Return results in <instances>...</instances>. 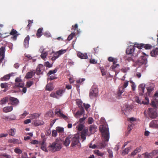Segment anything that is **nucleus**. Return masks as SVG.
<instances>
[{
	"instance_id": "f257e3e1",
	"label": "nucleus",
	"mask_w": 158,
	"mask_h": 158,
	"mask_svg": "<svg viewBox=\"0 0 158 158\" xmlns=\"http://www.w3.org/2000/svg\"><path fill=\"white\" fill-rule=\"evenodd\" d=\"M100 130L102 133V137L103 141L97 143V148L102 149L105 148L106 144L105 141L108 142L109 141L110 136L109 129L106 126H102L100 127Z\"/></svg>"
},
{
	"instance_id": "f03ea898",
	"label": "nucleus",
	"mask_w": 158,
	"mask_h": 158,
	"mask_svg": "<svg viewBox=\"0 0 158 158\" xmlns=\"http://www.w3.org/2000/svg\"><path fill=\"white\" fill-rule=\"evenodd\" d=\"M48 148L49 150L53 152L60 151L62 148V145L56 140L52 143H50Z\"/></svg>"
},
{
	"instance_id": "7ed1b4c3",
	"label": "nucleus",
	"mask_w": 158,
	"mask_h": 158,
	"mask_svg": "<svg viewBox=\"0 0 158 158\" xmlns=\"http://www.w3.org/2000/svg\"><path fill=\"white\" fill-rule=\"evenodd\" d=\"M15 87L23 88L22 91L24 93H26L27 91V88L24 87V82L21 79L20 77H17L15 79Z\"/></svg>"
},
{
	"instance_id": "20e7f679",
	"label": "nucleus",
	"mask_w": 158,
	"mask_h": 158,
	"mask_svg": "<svg viewBox=\"0 0 158 158\" xmlns=\"http://www.w3.org/2000/svg\"><path fill=\"white\" fill-rule=\"evenodd\" d=\"M79 135L77 134L74 135H71V141H72L71 146L74 147H76L79 143Z\"/></svg>"
},
{
	"instance_id": "39448f33",
	"label": "nucleus",
	"mask_w": 158,
	"mask_h": 158,
	"mask_svg": "<svg viewBox=\"0 0 158 158\" xmlns=\"http://www.w3.org/2000/svg\"><path fill=\"white\" fill-rule=\"evenodd\" d=\"M147 111L149 116L151 118H155L158 116L156 109L155 108H148Z\"/></svg>"
},
{
	"instance_id": "423d86ee",
	"label": "nucleus",
	"mask_w": 158,
	"mask_h": 158,
	"mask_svg": "<svg viewBox=\"0 0 158 158\" xmlns=\"http://www.w3.org/2000/svg\"><path fill=\"white\" fill-rule=\"evenodd\" d=\"M134 46L139 49H141L143 48L145 49H150L152 47V46L149 44H145L142 43L139 44L137 43H135L134 44Z\"/></svg>"
},
{
	"instance_id": "0eeeda50",
	"label": "nucleus",
	"mask_w": 158,
	"mask_h": 158,
	"mask_svg": "<svg viewBox=\"0 0 158 158\" xmlns=\"http://www.w3.org/2000/svg\"><path fill=\"white\" fill-rule=\"evenodd\" d=\"M128 81H125L124 82L123 86L119 88L118 93V96H120L122 94L124 91V89L128 86Z\"/></svg>"
},
{
	"instance_id": "6e6552de",
	"label": "nucleus",
	"mask_w": 158,
	"mask_h": 158,
	"mask_svg": "<svg viewBox=\"0 0 158 158\" xmlns=\"http://www.w3.org/2000/svg\"><path fill=\"white\" fill-rule=\"evenodd\" d=\"M147 62L146 57L144 56H141L138 61L137 64L141 66L142 64H146Z\"/></svg>"
},
{
	"instance_id": "1a4fd4ad",
	"label": "nucleus",
	"mask_w": 158,
	"mask_h": 158,
	"mask_svg": "<svg viewBox=\"0 0 158 158\" xmlns=\"http://www.w3.org/2000/svg\"><path fill=\"white\" fill-rule=\"evenodd\" d=\"M135 48H137V47H135L134 45V46L131 45L129 46L126 50L127 54L131 55L132 56L134 55L135 54Z\"/></svg>"
},
{
	"instance_id": "9d476101",
	"label": "nucleus",
	"mask_w": 158,
	"mask_h": 158,
	"mask_svg": "<svg viewBox=\"0 0 158 158\" xmlns=\"http://www.w3.org/2000/svg\"><path fill=\"white\" fill-rule=\"evenodd\" d=\"M9 100L10 101V104L14 106H16L19 103V101L17 98L13 97H10Z\"/></svg>"
},
{
	"instance_id": "9b49d317",
	"label": "nucleus",
	"mask_w": 158,
	"mask_h": 158,
	"mask_svg": "<svg viewBox=\"0 0 158 158\" xmlns=\"http://www.w3.org/2000/svg\"><path fill=\"white\" fill-rule=\"evenodd\" d=\"M98 93V89L96 88L93 87L90 90L89 95L90 97H96L97 96Z\"/></svg>"
},
{
	"instance_id": "f8f14e48",
	"label": "nucleus",
	"mask_w": 158,
	"mask_h": 158,
	"mask_svg": "<svg viewBox=\"0 0 158 158\" xmlns=\"http://www.w3.org/2000/svg\"><path fill=\"white\" fill-rule=\"evenodd\" d=\"M88 130L87 129H83L81 132V136L82 141L85 140L86 138V136L88 135Z\"/></svg>"
},
{
	"instance_id": "ddd939ff",
	"label": "nucleus",
	"mask_w": 158,
	"mask_h": 158,
	"mask_svg": "<svg viewBox=\"0 0 158 158\" xmlns=\"http://www.w3.org/2000/svg\"><path fill=\"white\" fill-rule=\"evenodd\" d=\"M56 114H57V115H58L59 117L63 118L67 122L68 121L69 118L68 117L64 114H63L62 113H61L60 110H56Z\"/></svg>"
},
{
	"instance_id": "4468645a",
	"label": "nucleus",
	"mask_w": 158,
	"mask_h": 158,
	"mask_svg": "<svg viewBox=\"0 0 158 158\" xmlns=\"http://www.w3.org/2000/svg\"><path fill=\"white\" fill-rule=\"evenodd\" d=\"M10 34V35L13 36L12 37V38L15 40L16 39L17 37L19 35V34H18V32L13 28H12L11 29Z\"/></svg>"
},
{
	"instance_id": "2eb2a0df",
	"label": "nucleus",
	"mask_w": 158,
	"mask_h": 158,
	"mask_svg": "<svg viewBox=\"0 0 158 158\" xmlns=\"http://www.w3.org/2000/svg\"><path fill=\"white\" fill-rule=\"evenodd\" d=\"M5 47H2L0 48V60H3L5 58Z\"/></svg>"
},
{
	"instance_id": "dca6fc26",
	"label": "nucleus",
	"mask_w": 158,
	"mask_h": 158,
	"mask_svg": "<svg viewBox=\"0 0 158 158\" xmlns=\"http://www.w3.org/2000/svg\"><path fill=\"white\" fill-rule=\"evenodd\" d=\"M44 69V67L43 65L41 64H39L37 67L36 70V73L37 75H38L42 73L41 71L43 69Z\"/></svg>"
},
{
	"instance_id": "f3484780",
	"label": "nucleus",
	"mask_w": 158,
	"mask_h": 158,
	"mask_svg": "<svg viewBox=\"0 0 158 158\" xmlns=\"http://www.w3.org/2000/svg\"><path fill=\"white\" fill-rule=\"evenodd\" d=\"M150 127L158 128V121H152L149 124Z\"/></svg>"
},
{
	"instance_id": "a211bd4d",
	"label": "nucleus",
	"mask_w": 158,
	"mask_h": 158,
	"mask_svg": "<svg viewBox=\"0 0 158 158\" xmlns=\"http://www.w3.org/2000/svg\"><path fill=\"white\" fill-rule=\"evenodd\" d=\"M8 142L10 143L14 144L17 143L19 144L22 143V142L18 139L14 138L10 139L8 140Z\"/></svg>"
},
{
	"instance_id": "6ab92c4d",
	"label": "nucleus",
	"mask_w": 158,
	"mask_h": 158,
	"mask_svg": "<svg viewBox=\"0 0 158 158\" xmlns=\"http://www.w3.org/2000/svg\"><path fill=\"white\" fill-rule=\"evenodd\" d=\"M71 135H69L67 137L65 140L64 141L63 144L65 146H68L69 145L71 141Z\"/></svg>"
},
{
	"instance_id": "aec40b11",
	"label": "nucleus",
	"mask_w": 158,
	"mask_h": 158,
	"mask_svg": "<svg viewBox=\"0 0 158 158\" xmlns=\"http://www.w3.org/2000/svg\"><path fill=\"white\" fill-rule=\"evenodd\" d=\"M77 55L79 57L82 59H87L88 58L87 55L86 53L83 54L79 52L77 53Z\"/></svg>"
},
{
	"instance_id": "412c9836",
	"label": "nucleus",
	"mask_w": 158,
	"mask_h": 158,
	"mask_svg": "<svg viewBox=\"0 0 158 158\" xmlns=\"http://www.w3.org/2000/svg\"><path fill=\"white\" fill-rule=\"evenodd\" d=\"M97 128L94 125H91L89 127V130L92 133H94L97 131Z\"/></svg>"
},
{
	"instance_id": "4be33fe9",
	"label": "nucleus",
	"mask_w": 158,
	"mask_h": 158,
	"mask_svg": "<svg viewBox=\"0 0 158 158\" xmlns=\"http://www.w3.org/2000/svg\"><path fill=\"white\" fill-rule=\"evenodd\" d=\"M30 39V37L29 35L25 38L24 41V44L25 48H27L29 46V42Z\"/></svg>"
},
{
	"instance_id": "5701e85b",
	"label": "nucleus",
	"mask_w": 158,
	"mask_h": 158,
	"mask_svg": "<svg viewBox=\"0 0 158 158\" xmlns=\"http://www.w3.org/2000/svg\"><path fill=\"white\" fill-rule=\"evenodd\" d=\"M158 48H156L155 49H153L150 52L151 56L155 57L157 55H158Z\"/></svg>"
},
{
	"instance_id": "b1692460",
	"label": "nucleus",
	"mask_w": 158,
	"mask_h": 158,
	"mask_svg": "<svg viewBox=\"0 0 158 158\" xmlns=\"http://www.w3.org/2000/svg\"><path fill=\"white\" fill-rule=\"evenodd\" d=\"M12 106H7L4 107L3 109V111L5 113L10 112L13 110Z\"/></svg>"
},
{
	"instance_id": "393cba45",
	"label": "nucleus",
	"mask_w": 158,
	"mask_h": 158,
	"mask_svg": "<svg viewBox=\"0 0 158 158\" xmlns=\"http://www.w3.org/2000/svg\"><path fill=\"white\" fill-rule=\"evenodd\" d=\"M11 76L10 74H7L5 75L3 77L1 78V80L2 81H6L10 79Z\"/></svg>"
},
{
	"instance_id": "a878e982",
	"label": "nucleus",
	"mask_w": 158,
	"mask_h": 158,
	"mask_svg": "<svg viewBox=\"0 0 158 158\" xmlns=\"http://www.w3.org/2000/svg\"><path fill=\"white\" fill-rule=\"evenodd\" d=\"M9 100V98L8 97H6L2 98L0 101V104L3 105L5 104Z\"/></svg>"
},
{
	"instance_id": "bb28decb",
	"label": "nucleus",
	"mask_w": 158,
	"mask_h": 158,
	"mask_svg": "<svg viewBox=\"0 0 158 158\" xmlns=\"http://www.w3.org/2000/svg\"><path fill=\"white\" fill-rule=\"evenodd\" d=\"M40 115V114L38 113H35L30 114V118L32 119H36L38 118Z\"/></svg>"
},
{
	"instance_id": "cd10ccee",
	"label": "nucleus",
	"mask_w": 158,
	"mask_h": 158,
	"mask_svg": "<svg viewBox=\"0 0 158 158\" xmlns=\"http://www.w3.org/2000/svg\"><path fill=\"white\" fill-rule=\"evenodd\" d=\"M65 92L64 89H60L57 90L56 91V94L58 96L61 97L62 96L63 93Z\"/></svg>"
},
{
	"instance_id": "c85d7f7f",
	"label": "nucleus",
	"mask_w": 158,
	"mask_h": 158,
	"mask_svg": "<svg viewBox=\"0 0 158 158\" xmlns=\"http://www.w3.org/2000/svg\"><path fill=\"white\" fill-rule=\"evenodd\" d=\"M34 123L35 126H38L43 125L44 123L42 121L37 120L34 121Z\"/></svg>"
},
{
	"instance_id": "c756f323",
	"label": "nucleus",
	"mask_w": 158,
	"mask_h": 158,
	"mask_svg": "<svg viewBox=\"0 0 158 158\" xmlns=\"http://www.w3.org/2000/svg\"><path fill=\"white\" fill-rule=\"evenodd\" d=\"M56 129L57 132L59 133H63L64 132V128L63 127H56Z\"/></svg>"
},
{
	"instance_id": "7c9ffc66",
	"label": "nucleus",
	"mask_w": 158,
	"mask_h": 158,
	"mask_svg": "<svg viewBox=\"0 0 158 158\" xmlns=\"http://www.w3.org/2000/svg\"><path fill=\"white\" fill-rule=\"evenodd\" d=\"M84 127V125L83 124L79 123V124L76 127V129L78 131H82Z\"/></svg>"
},
{
	"instance_id": "2f4dec72",
	"label": "nucleus",
	"mask_w": 158,
	"mask_h": 158,
	"mask_svg": "<svg viewBox=\"0 0 158 158\" xmlns=\"http://www.w3.org/2000/svg\"><path fill=\"white\" fill-rule=\"evenodd\" d=\"M43 28H40L37 31L36 35L38 38H39L42 35Z\"/></svg>"
},
{
	"instance_id": "473e14b6",
	"label": "nucleus",
	"mask_w": 158,
	"mask_h": 158,
	"mask_svg": "<svg viewBox=\"0 0 158 158\" xmlns=\"http://www.w3.org/2000/svg\"><path fill=\"white\" fill-rule=\"evenodd\" d=\"M76 103L80 108H83V106L82 102L80 99H77L76 100Z\"/></svg>"
},
{
	"instance_id": "72a5a7b5",
	"label": "nucleus",
	"mask_w": 158,
	"mask_h": 158,
	"mask_svg": "<svg viewBox=\"0 0 158 158\" xmlns=\"http://www.w3.org/2000/svg\"><path fill=\"white\" fill-rule=\"evenodd\" d=\"M81 111H77L76 113L75 116H76L77 115H80L82 114H83L85 112V110L83 108H80Z\"/></svg>"
},
{
	"instance_id": "f704fd0d",
	"label": "nucleus",
	"mask_w": 158,
	"mask_h": 158,
	"mask_svg": "<svg viewBox=\"0 0 158 158\" xmlns=\"http://www.w3.org/2000/svg\"><path fill=\"white\" fill-rule=\"evenodd\" d=\"M34 75V73L32 71L29 72L27 73L25 77L27 79L31 78Z\"/></svg>"
},
{
	"instance_id": "c9c22d12",
	"label": "nucleus",
	"mask_w": 158,
	"mask_h": 158,
	"mask_svg": "<svg viewBox=\"0 0 158 158\" xmlns=\"http://www.w3.org/2000/svg\"><path fill=\"white\" fill-rule=\"evenodd\" d=\"M94 153L96 155L100 156H102L104 154L103 153L101 152L98 150H94Z\"/></svg>"
},
{
	"instance_id": "e433bc0d",
	"label": "nucleus",
	"mask_w": 158,
	"mask_h": 158,
	"mask_svg": "<svg viewBox=\"0 0 158 158\" xmlns=\"http://www.w3.org/2000/svg\"><path fill=\"white\" fill-rule=\"evenodd\" d=\"M15 131L16 130L15 129H10L8 130V132L10 135L11 136H14L15 135Z\"/></svg>"
},
{
	"instance_id": "4c0bfd02",
	"label": "nucleus",
	"mask_w": 158,
	"mask_h": 158,
	"mask_svg": "<svg viewBox=\"0 0 158 158\" xmlns=\"http://www.w3.org/2000/svg\"><path fill=\"white\" fill-rule=\"evenodd\" d=\"M143 155H144V158H152L153 157L151 154L148 152H146L143 154Z\"/></svg>"
},
{
	"instance_id": "58836bf2",
	"label": "nucleus",
	"mask_w": 158,
	"mask_h": 158,
	"mask_svg": "<svg viewBox=\"0 0 158 158\" xmlns=\"http://www.w3.org/2000/svg\"><path fill=\"white\" fill-rule=\"evenodd\" d=\"M41 148L44 151L46 152H48L46 148V146L44 144V141H43L41 143Z\"/></svg>"
},
{
	"instance_id": "ea45409f",
	"label": "nucleus",
	"mask_w": 158,
	"mask_h": 158,
	"mask_svg": "<svg viewBox=\"0 0 158 158\" xmlns=\"http://www.w3.org/2000/svg\"><path fill=\"white\" fill-rule=\"evenodd\" d=\"M145 89V85L143 84H141L139 85V90L142 91V93H144V91Z\"/></svg>"
},
{
	"instance_id": "a19ab883",
	"label": "nucleus",
	"mask_w": 158,
	"mask_h": 158,
	"mask_svg": "<svg viewBox=\"0 0 158 158\" xmlns=\"http://www.w3.org/2000/svg\"><path fill=\"white\" fill-rule=\"evenodd\" d=\"M108 60L110 62H113V64H116L117 62L116 59L111 57H109L108 58Z\"/></svg>"
},
{
	"instance_id": "79ce46f5",
	"label": "nucleus",
	"mask_w": 158,
	"mask_h": 158,
	"mask_svg": "<svg viewBox=\"0 0 158 158\" xmlns=\"http://www.w3.org/2000/svg\"><path fill=\"white\" fill-rule=\"evenodd\" d=\"M48 53L47 52L45 51H43L40 56L41 58L44 59L46 57Z\"/></svg>"
},
{
	"instance_id": "37998d69",
	"label": "nucleus",
	"mask_w": 158,
	"mask_h": 158,
	"mask_svg": "<svg viewBox=\"0 0 158 158\" xmlns=\"http://www.w3.org/2000/svg\"><path fill=\"white\" fill-rule=\"evenodd\" d=\"M130 82L131 83V86L132 90L133 91H134L135 90L136 88V85H135V83L131 80L130 81Z\"/></svg>"
},
{
	"instance_id": "c03bdc74",
	"label": "nucleus",
	"mask_w": 158,
	"mask_h": 158,
	"mask_svg": "<svg viewBox=\"0 0 158 158\" xmlns=\"http://www.w3.org/2000/svg\"><path fill=\"white\" fill-rule=\"evenodd\" d=\"M67 49H61L58 51L60 56L65 53L67 51Z\"/></svg>"
},
{
	"instance_id": "a18cd8bd",
	"label": "nucleus",
	"mask_w": 158,
	"mask_h": 158,
	"mask_svg": "<svg viewBox=\"0 0 158 158\" xmlns=\"http://www.w3.org/2000/svg\"><path fill=\"white\" fill-rule=\"evenodd\" d=\"M33 84V82L32 81H29L27 82L26 86L27 87L29 88Z\"/></svg>"
},
{
	"instance_id": "49530a36",
	"label": "nucleus",
	"mask_w": 158,
	"mask_h": 158,
	"mask_svg": "<svg viewBox=\"0 0 158 158\" xmlns=\"http://www.w3.org/2000/svg\"><path fill=\"white\" fill-rule=\"evenodd\" d=\"M53 89L52 85L50 84H48L46 86V89L47 90L51 91Z\"/></svg>"
},
{
	"instance_id": "de8ad7c7",
	"label": "nucleus",
	"mask_w": 158,
	"mask_h": 158,
	"mask_svg": "<svg viewBox=\"0 0 158 158\" xmlns=\"http://www.w3.org/2000/svg\"><path fill=\"white\" fill-rule=\"evenodd\" d=\"M75 35V33H72L69 35L67 39L68 40H71L73 37Z\"/></svg>"
},
{
	"instance_id": "09e8293b",
	"label": "nucleus",
	"mask_w": 158,
	"mask_h": 158,
	"mask_svg": "<svg viewBox=\"0 0 158 158\" xmlns=\"http://www.w3.org/2000/svg\"><path fill=\"white\" fill-rule=\"evenodd\" d=\"M0 86L1 88H6L8 87V85L7 83H2L0 84Z\"/></svg>"
},
{
	"instance_id": "8fccbe9b",
	"label": "nucleus",
	"mask_w": 158,
	"mask_h": 158,
	"mask_svg": "<svg viewBox=\"0 0 158 158\" xmlns=\"http://www.w3.org/2000/svg\"><path fill=\"white\" fill-rule=\"evenodd\" d=\"M14 151L15 153L18 154H21L22 152L21 150L18 148H16L15 149Z\"/></svg>"
},
{
	"instance_id": "3c124183",
	"label": "nucleus",
	"mask_w": 158,
	"mask_h": 158,
	"mask_svg": "<svg viewBox=\"0 0 158 158\" xmlns=\"http://www.w3.org/2000/svg\"><path fill=\"white\" fill-rule=\"evenodd\" d=\"M131 149V148L129 147L128 148H125L123 152V154H127L129 152V150Z\"/></svg>"
},
{
	"instance_id": "603ef678",
	"label": "nucleus",
	"mask_w": 158,
	"mask_h": 158,
	"mask_svg": "<svg viewBox=\"0 0 158 158\" xmlns=\"http://www.w3.org/2000/svg\"><path fill=\"white\" fill-rule=\"evenodd\" d=\"M57 132L56 130H52V136L53 137H56L57 135Z\"/></svg>"
},
{
	"instance_id": "864d4df0",
	"label": "nucleus",
	"mask_w": 158,
	"mask_h": 158,
	"mask_svg": "<svg viewBox=\"0 0 158 158\" xmlns=\"http://www.w3.org/2000/svg\"><path fill=\"white\" fill-rule=\"evenodd\" d=\"M57 71V70L56 69H55L54 70H50L48 73V75H51L53 74H54L56 73Z\"/></svg>"
},
{
	"instance_id": "5fc2aeb1",
	"label": "nucleus",
	"mask_w": 158,
	"mask_h": 158,
	"mask_svg": "<svg viewBox=\"0 0 158 158\" xmlns=\"http://www.w3.org/2000/svg\"><path fill=\"white\" fill-rule=\"evenodd\" d=\"M101 70L102 76H104L106 74L107 72L105 69L101 68Z\"/></svg>"
},
{
	"instance_id": "6e6d98bb",
	"label": "nucleus",
	"mask_w": 158,
	"mask_h": 158,
	"mask_svg": "<svg viewBox=\"0 0 158 158\" xmlns=\"http://www.w3.org/2000/svg\"><path fill=\"white\" fill-rule=\"evenodd\" d=\"M94 122V119L93 118L91 117H89V118L88 120V123L89 124H91Z\"/></svg>"
},
{
	"instance_id": "4d7b16f0",
	"label": "nucleus",
	"mask_w": 158,
	"mask_h": 158,
	"mask_svg": "<svg viewBox=\"0 0 158 158\" xmlns=\"http://www.w3.org/2000/svg\"><path fill=\"white\" fill-rule=\"evenodd\" d=\"M158 153V150H153L152 152H150L151 155L153 157L154 155H156Z\"/></svg>"
},
{
	"instance_id": "13d9d810",
	"label": "nucleus",
	"mask_w": 158,
	"mask_h": 158,
	"mask_svg": "<svg viewBox=\"0 0 158 158\" xmlns=\"http://www.w3.org/2000/svg\"><path fill=\"white\" fill-rule=\"evenodd\" d=\"M89 148H92L94 149L96 148H97V143L96 144L92 145V143H90L89 145Z\"/></svg>"
},
{
	"instance_id": "bf43d9fd",
	"label": "nucleus",
	"mask_w": 158,
	"mask_h": 158,
	"mask_svg": "<svg viewBox=\"0 0 158 158\" xmlns=\"http://www.w3.org/2000/svg\"><path fill=\"white\" fill-rule=\"evenodd\" d=\"M142 149V147L141 146H139L136 148L135 149V151H136V152H140Z\"/></svg>"
},
{
	"instance_id": "052dcab7",
	"label": "nucleus",
	"mask_w": 158,
	"mask_h": 158,
	"mask_svg": "<svg viewBox=\"0 0 158 158\" xmlns=\"http://www.w3.org/2000/svg\"><path fill=\"white\" fill-rule=\"evenodd\" d=\"M118 66H119V65L118 64H113V65L111 67V68L113 70H114L115 69L116 67Z\"/></svg>"
},
{
	"instance_id": "680f3d73",
	"label": "nucleus",
	"mask_w": 158,
	"mask_h": 158,
	"mask_svg": "<svg viewBox=\"0 0 158 158\" xmlns=\"http://www.w3.org/2000/svg\"><path fill=\"white\" fill-rule=\"evenodd\" d=\"M44 64L45 66H46L47 67L50 68L52 67V66L51 65V64H50V63L48 61L45 62V63Z\"/></svg>"
},
{
	"instance_id": "e2e57ef3",
	"label": "nucleus",
	"mask_w": 158,
	"mask_h": 158,
	"mask_svg": "<svg viewBox=\"0 0 158 158\" xmlns=\"http://www.w3.org/2000/svg\"><path fill=\"white\" fill-rule=\"evenodd\" d=\"M86 118V117H83L82 118H80L79 120V122L80 123L83 124L84 123V120Z\"/></svg>"
},
{
	"instance_id": "0e129e2a",
	"label": "nucleus",
	"mask_w": 158,
	"mask_h": 158,
	"mask_svg": "<svg viewBox=\"0 0 158 158\" xmlns=\"http://www.w3.org/2000/svg\"><path fill=\"white\" fill-rule=\"evenodd\" d=\"M83 106H84L85 109L86 111H88V109L90 107V105L88 104H83Z\"/></svg>"
},
{
	"instance_id": "69168bd1",
	"label": "nucleus",
	"mask_w": 158,
	"mask_h": 158,
	"mask_svg": "<svg viewBox=\"0 0 158 158\" xmlns=\"http://www.w3.org/2000/svg\"><path fill=\"white\" fill-rule=\"evenodd\" d=\"M52 113L51 111H49L47 112L46 114V116L51 117L52 115Z\"/></svg>"
},
{
	"instance_id": "338daca9",
	"label": "nucleus",
	"mask_w": 158,
	"mask_h": 158,
	"mask_svg": "<svg viewBox=\"0 0 158 158\" xmlns=\"http://www.w3.org/2000/svg\"><path fill=\"white\" fill-rule=\"evenodd\" d=\"M50 96L54 98H57V95L54 92H52L50 94Z\"/></svg>"
},
{
	"instance_id": "774afa93",
	"label": "nucleus",
	"mask_w": 158,
	"mask_h": 158,
	"mask_svg": "<svg viewBox=\"0 0 158 158\" xmlns=\"http://www.w3.org/2000/svg\"><path fill=\"white\" fill-rule=\"evenodd\" d=\"M108 152L109 154V157L110 158H112L113 156L112 152L110 150H108Z\"/></svg>"
}]
</instances>
